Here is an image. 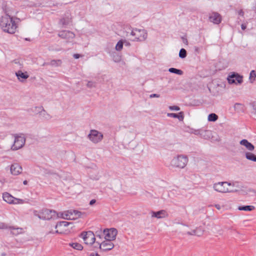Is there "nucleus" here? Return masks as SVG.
<instances>
[{"label": "nucleus", "instance_id": "obj_11", "mask_svg": "<svg viewBox=\"0 0 256 256\" xmlns=\"http://www.w3.org/2000/svg\"><path fill=\"white\" fill-rule=\"evenodd\" d=\"M81 236L86 244L92 245L95 242V235L91 231L83 232L81 234Z\"/></svg>", "mask_w": 256, "mask_h": 256}, {"label": "nucleus", "instance_id": "obj_44", "mask_svg": "<svg viewBox=\"0 0 256 256\" xmlns=\"http://www.w3.org/2000/svg\"><path fill=\"white\" fill-rule=\"evenodd\" d=\"M238 14L240 15V16H244V12H243V10H238Z\"/></svg>", "mask_w": 256, "mask_h": 256}, {"label": "nucleus", "instance_id": "obj_27", "mask_svg": "<svg viewBox=\"0 0 256 256\" xmlns=\"http://www.w3.org/2000/svg\"><path fill=\"white\" fill-rule=\"evenodd\" d=\"M167 116L169 117L178 118L180 120H182L184 119L183 112H180L178 114L174 113H168Z\"/></svg>", "mask_w": 256, "mask_h": 256}, {"label": "nucleus", "instance_id": "obj_39", "mask_svg": "<svg viewBox=\"0 0 256 256\" xmlns=\"http://www.w3.org/2000/svg\"><path fill=\"white\" fill-rule=\"evenodd\" d=\"M202 130V129L193 130L192 133L194 134L195 135L199 136L201 137Z\"/></svg>", "mask_w": 256, "mask_h": 256}, {"label": "nucleus", "instance_id": "obj_25", "mask_svg": "<svg viewBox=\"0 0 256 256\" xmlns=\"http://www.w3.org/2000/svg\"><path fill=\"white\" fill-rule=\"evenodd\" d=\"M212 132L208 130H202L201 134V138L204 139H209L211 138Z\"/></svg>", "mask_w": 256, "mask_h": 256}, {"label": "nucleus", "instance_id": "obj_19", "mask_svg": "<svg viewBox=\"0 0 256 256\" xmlns=\"http://www.w3.org/2000/svg\"><path fill=\"white\" fill-rule=\"evenodd\" d=\"M10 170L12 174L16 176L21 173L22 168L18 164L15 163L11 165Z\"/></svg>", "mask_w": 256, "mask_h": 256}, {"label": "nucleus", "instance_id": "obj_26", "mask_svg": "<svg viewBox=\"0 0 256 256\" xmlns=\"http://www.w3.org/2000/svg\"><path fill=\"white\" fill-rule=\"evenodd\" d=\"M245 156L248 160L256 162V155L251 152H246Z\"/></svg>", "mask_w": 256, "mask_h": 256}, {"label": "nucleus", "instance_id": "obj_12", "mask_svg": "<svg viewBox=\"0 0 256 256\" xmlns=\"http://www.w3.org/2000/svg\"><path fill=\"white\" fill-rule=\"evenodd\" d=\"M102 234L105 240L112 241L116 239L117 230L115 228L104 230Z\"/></svg>", "mask_w": 256, "mask_h": 256}, {"label": "nucleus", "instance_id": "obj_35", "mask_svg": "<svg viewBox=\"0 0 256 256\" xmlns=\"http://www.w3.org/2000/svg\"><path fill=\"white\" fill-rule=\"evenodd\" d=\"M252 108V113L256 114V102H252L250 104Z\"/></svg>", "mask_w": 256, "mask_h": 256}, {"label": "nucleus", "instance_id": "obj_52", "mask_svg": "<svg viewBox=\"0 0 256 256\" xmlns=\"http://www.w3.org/2000/svg\"><path fill=\"white\" fill-rule=\"evenodd\" d=\"M24 184H27V181H26V180H24Z\"/></svg>", "mask_w": 256, "mask_h": 256}, {"label": "nucleus", "instance_id": "obj_43", "mask_svg": "<svg viewBox=\"0 0 256 256\" xmlns=\"http://www.w3.org/2000/svg\"><path fill=\"white\" fill-rule=\"evenodd\" d=\"M8 226L4 224H0V229H6L7 228Z\"/></svg>", "mask_w": 256, "mask_h": 256}, {"label": "nucleus", "instance_id": "obj_13", "mask_svg": "<svg viewBox=\"0 0 256 256\" xmlns=\"http://www.w3.org/2000/svg\"><path fill=\"white\" fill-rule=\"evenodd\" d=\"M180 228L184 234H187L188 235H195L200 236L202 234V230L198 228L192 230L191 231H188V227L186 225L182 224L181 225Z\"/></svg>", "mask_w": 256, "mask_h": 256}, {"label": "nucleus", "instance_id": "obj_18", "mask_svg": "<svg viewBox=\"0 0 256 256\" xmlns=\"http://www.w3.org/2000/svg\"><path fill=\"white\" fill-rule=\"evenodd\" d=\"M168 214L165 210H160L158 212H152V218H163L168 216Z\"/></svg>", "mask_w": 256, "mask_h": 256}, {"label": "nucleus", "instance_id": "obj_20", "mask_svg": "<svg viewBox=\"0 0 256 256\" xmlns=\"http://www.w3.org/2000/svg\"><path fill=\"white\" fill-rule=\"evenodd\" d=\"M16 76L18 80L20 82H24V80L28 78L29 75L27 72H22V70H18L16 72Z\"/></svg>", "mask_w": 256, "mask_h": 256}, {"label": "nucleus", "instance_id": "obj_30", "mask_svg": "<svg viewBox=\"0 0 256 256\" xmlns=\"http://www.w3.org/2000/svg\"><path fill=\"white\" fill-rule=\"evenodd\" d=\"M218 119V116L214 113L210 114L208 116V120L210 122H215Z\"/></svg>", "mask_w": 256, "mask_h": 256}, {"label": "nucleus", "instance_id": "obj_42", "mask_svg": "<svg viewBox=\"0 0 256 256\" xmlns=\"http://www.w3.org/2000/svg\"><path fill=\"white\" fill-rule=\"evenodd\" d=\"M160 95L156 94H152L150 96V98H159Z\"/></svg>", "mask_w": 256, "mask_h": 256}, {"label": "nucleus", "instance_id": "obj_8", "mask_svg": "<svg viewBox=\"0 0 256 256\" xmlns=\"http://www.w3.org/2000/svg\"><path fill=\"white\" fill-rule=\"evenodd\" d=\"M72 224V223L68 222H60L58 223L56 226L55 228H58L54 232L53 231H49L47 234H67L69 232V230L65 229L70 224Z\"/></svg>", "mask_w": 256, "mask_h": 256}, {"label": "nucleus", "instance_id": "obj_28", "mask_svg": "<svg viewBox=\"0 0 256 256\" xmlns=\"http://www.w3.org/2000/svg\"><path fill=\"white\" fill-rule=\"evenodd\" d=\"M254 209V206H239L238 210H240L245 211H252Z\"/></svg>", "mask_w": 256, "mask_h": 256}, {"label": "nucleus", "instance_id": "obj_40", "mask_svg": "<svg viewBox=\"0 0 256 256\" xmlns=\"http://www.w3.org/2000/svg\"><path fill=\"white\" fill-rule=\"evenodd\" d=\"M87 86L90 88L96 87V84L93 82H88L86 84Z\"/></svg>", "mask_w": 256, "mask_h": 256}, {"label": "nucleus", "instance_id": "obj_45", "mask_svg": "<svg viewBox=\"0 0 256 256\" xmlns=\"http://www.w3.org/2000/svg\"><path fill=\"white\" fill-rule=\"evenodd\" d=\"M96 200H94V199L90 201V206H92V205H93L94 204H95V203H96Z\"/></svg>", "mask_w": 256, "mask_h": 256}, {"label": "nucleus", "instance_id": "obj_16", "mask_svg": "<svg viewBox=\"0 0 256 256\" xmlns=\"http://www.w3.org/2000/svg\"><path fill=\"white\" fill-rule=\"evenodd\" d=\"M229 84H240L242 82V77L238 74H233L228 78Z\"/></svg>", "mask_w": 256, "mask_h": 256}, {"label": "nucleus", "instance_id": "obj_4", "mask_svg": "<svg viewBox=\"0 0 256 256\" xmlns=\"http://www.w3.org/2000/svg\"><path fill=\"white\" fill-rule=\"evenodd\" d=\"M188 158L184 155L178 156L174 157L171 162V164L174 167L184 168L186 165Z\"/></svg>", "mask_w": 256, "mask_h": 256}, {"label": "nucleus", "instance_id": "obj_6", "mask_svg": "<svg viewBox=\"0 0 256 256\" xmlns=\"http://www.w3.org/2000/svg\"><path fill=\"white\" fill-rule=\"evenodd\" d=\"M14 144L11 146V149L12 150H16L22 148L26 142L24 136L22 134H14Z\"/></svg>", "mask_w": 256, "mask_h": 256}, {"label": "nucleus", "instance_id": "obj_9", "mask_svg": "<svg viewBox=\"0 0 256 256\" xmlns=\"http://www.w3.org/2000/svg\"><path fill=\"white\" fill-rule=\"evenodd\" d=\"M31 110L36 114H38L40 118L49 120L52 118V116L48 114L42 106H35L32 108Z\"/></svg>", "mask_w": 256, "mask_h": 256}, {"label": "nucleus", "instance_id": "obj_5", "mask_svg": "<svg viewBox=\"0 0 256 256\" xmlns=\"http://www.w3.org/2000/svg\"><path fill=\"white\" fill-rule=\"evenodd\" d=\"M130 35L134 37L132 40L136 42H143L147 38V32L144 30L133 29L130 32Z\"/></svg>", "mask_w": 256, "mask_h": 256}, {"label": "nucleus", "instance_id": "obj_32", "mask_svg": "<svg viewBox=\"0 0 256 256\" xmlns=\"http://www.w3.org/2000/svg\"><path fill=\"white\" fill-rule=\"evenodd\" d=\"M256 78V73L254 70H252L250 72V74L249 79L250 80V82H253L255 80V78Z\"/></svg>", "mask_w": 256, "mask_h": 256}, {"label": "nucleus", "instance_id": "obj_33", "mask_svg": "<svg viewBox=\"0 0 256 256\" xmlns=\"http://www.w3.org/2000/svg\"><path fill=\"white\" fill-rule=\"evenodd\" d=\"M123 44L124 42L122 40L118 41L116 46V50L118 51L121 50L123 48Z\"/></svg>", "mask_w": 256, "mask_h": 256}, {"label": "nucleus", "instance_id": "obj_3", "mask_svg": "<svg viewBox=\"0 0 256 256\" xmlns=\"http://www.w3.org/2000/svg\"><path fill=\"white\" fill-rule=\"evenodd\" d=\"M232 186V184L227 182H218L213 184L214 190L220 193H228L231 192L232 190H230L228 188L229 186Z\"/></svg>", "mask_w": 256, "mask_h": 256}, {"label": "nucleus", "instance_id": "obj_53", "mask_svg": "<svg viewBox=\"0 0 256 256\" xmlns=\"http://www.w3.org/2000/svg\"><path fill=\"white\" fill-rule=\"evenodd\" d=\"M2 256H6V254H2Z\"/></svg>", "mask_w": 256, "mask_h": 256}, {"label": "nucleus", "instance_id": "obj_48", "mask_svg": "<svg viewBox=\"0 0 256 256\" xmlns=\"http://www.w3.org/2000/svg\"><path fill=\"white\" fill-rule=\"evenodd\" d=\"M241 28H242V30H244L246 28V26L244 24H242L241 25Z\"/></svg>", "mask_w": 256, "mask_h": 256}, {"label": "nucleus", "instance_id": "obj_1", "mask_svg": "<svg viewBox=\"0 0 256 256\" xmlns=\"http://www.w3.org/2000/svg\"><path fill=\"white\" fill-rule=\"evenodd\" d=\"M0 26L4 32L10 34L15 33L17 28V25L12 18L6 14L1 17Z\"/></svg>", "mask_w": 256, "mask_h": 256}, {"label": "nucleus", "instance_id": "obj_21", "mask_svg": "<svg viewBox=\"0 0 256 256\" xmlns=\"http://www.w3.org/2000/svg\"><path fill=\"white\" fill-rule=\"evenodd\" d=\"M240 144L242 146H244L250 152H252L254 149V146L250 142L247 140L244 139L241 140L240 142Z\"/></svg>", "mask_w": 256, "mask_h": 256}, {"label": "nucleus", "instance_id": "obj_41", "mask_svg": "<svg viewBox=\"0 0 256 256\" xmlns=\"http://www.w3.org/2000/svg\"><path fill=\"white\" fill-rule=\"evenodd\" d=\"M169 108L172 110H176V111H178V110H180V108L178 106H169Z\"/></svg>", "mask_w": 256, "mask_h": 256}, {"label": "nucleus", "instance_id": "obj_23", "mask_svg": "<svg viewBox=\"0 0 256 256\" xmlns=\"http://www.w3.org/2000/svg\"><path fill=\"white\" fill-rule=\"evenodd\" d=\"M9 228L10 230V234L14 236H18L24 232V230L20 228H14L13 226H10Z\"/></svg>", "mask_w": 256, "mask_h": 256}, {"label": "nucleus", "instance_id": "obj_36", "mask_svg": "<svg viewBox=\"0 0 256 256\" xmlns=\"http://www.w3.org/2000/svg\"><path fill=\"white\" fill-rule=\"evenodd\" d=\"M71 246L74 248L78 250H82L83 248L82 246L78 243H73L71 244Z\"/></svg>", "mask_w": 256, "mask_h": 256}, {"label": "nucleus", "instance_id": "obj_2", "mask_svg": "<svg viewBox=\"0 0 256 256\" xmlns=\"http://www.w3.org/2000/svg\"><path fill=\"white\" fill-rule=\"evenodd\" d=\"M34 214L40 219L43 220H50L58 216L56 214L55 211L47 209L43 210L40 212L35 211L34 212Z\"/></svg>", "mask_w": 256, "mask_h": 256}, {"label": "nucleus", "instance_id": "obj_24", "mask_svg": "<svg viewBox=\"0 0 256 256\" xmlns=\"http://www.w3.org/2000/svg\"><path fill=\"white\" fill-rule=\"evenodd\" d=\"M71 17L70 14L66 16L60 20V24L62 26H66L68 24L71 22Z\"/></svg>", "mask_w": 256, "mask_h": 256}, {"label": "nucleus", "instance_id": "obj_51", "mask_svg": "<svg viewBox=\"0 0 256 256\" xmlns=\"http://www.w3.org/2000/svg\"><path fill=\"white\" fill-rule=\"evenodd\" d=\"M96 236H98L100 238H101V236H100V234H96Z\"/></svg>", "mask_w": 256, "mask_h": 256}, {"label": "nucleus", "instance_id": "obj_7", "mask_svg": "<svg viewBox=\"0 0 256 256\" xmlns=\"http://www.w3.org/2000/svg\"><path fill=\"white\" fill-rule=\"evenodd\" d=\"M81 215L82 213L79 211L70 210L60 213V216L66 220H74L80 218Z\"/></svg>", "mask_w": 256, "mask_h": 256}, {"label": "nucleus", "instance_id": "obj_37", "mask_svg": "<svg viewBox=\"0 0 256 256\" xmlns=\"http://www.w3.org/2000/svg\"><path fill=\"white\" fill-rule=\"evenodd\" d=\"M186 56V51L184 48L180 49L179 52V56L180 58H185Z\"/></svg>", "mask_w": 256, "mask_h": 256}, {"label": "nucleus", "instance_id": "obj_34", "mask_svg": "<svg viewBox=\"0 0 256 256\" xmlns=\"http://www.w3.org/2000/svg\"><path fill=\"white\" fill-rule=\"evenodd\" d=\"M234 108L238 112H240L243 110V105L240 103H236L234 105Z\"/></svg>", "mask_w": 256, "mask_h": 256}, {"label": "nucleus", "instance_id": "obj_50", "mask_svg": "<svg viewBox=\"0 0 256 256\" xmlns=\"http://www.w3.org/2000/svg\"><path fill=\"white\" fill-rule=\"evenodd\" d=\"M182 41H183V42L184 43H185L186 44H188V40H186V38H182Z\"/></svg>", "mask_w": 256, "mask_h": 256}, {"label": "nucleus", "instance_id": "obj_29", "mask_svg": "<svg viewBox=\"0 0 256 256\" xmlns=\"http://www.w3.org/2000/svg\"><path fill=\"white\" fill-rule=\"evenodd\" d=\"M62 64V61L60 60H53L50 61V64L52 66H60Z\"/></svg>", "mask_w": 256, "mask_h": 256}, {"label": "nucleus", "instance_id": "obj_15", "mask_svg": "<svg viewBox=\"0 0 256 256\" xmlns=\"http://www.w3.org/2000/svg\"><path fill=\"white\" fill-rule=\"evenodd\" d=\"M100 245V248L103 251H108L112 250L114 247V244L112 241L105 240L102 242H98Z\"/></svg>", "mask_w": 256, "mask_h": 256}, {"label": "nucleus", "instance_id": "obj_22", "mask_svg": "<svg viewBox=\"0 0 256 256\" xmlns=\"http://www.w3.org/2000/svg\"><path fill=\"white\" fill-rule=\"evenodd\" d=\"M3 200L9 204H12L14 198L8 192L3 194Z\"/></svg>", "mask_w": 256, "mask_h": 256}, {"label": "nucleus", "instance_id": "obj_46", "mask_svg": "<svg viewBox=\"0 0 256 256\" xmlns=\"http://www.w3.org/2000/svg\"><path fill=\"white\" fill-rule=\"evenodd\" d=\"M80 56L79 54H74V58H75L76 59L78 58H80Z\"/></svg>", "mask_w": 256, "mask_h": 256}, {"label": "nucleus", "instance_id": "obj_38", "mask_svg": "<svg viewBox=\"0 0 256 256\" xmlns=\"http://www.w3.org/2000/svg\"><path fill=\"white\" fill-rule=\"evenodd\" d=\"M24 202V200L22 199L17 198H14V203L12 204H22Z\"/></svg>", "mask_w": 256, "mask_h": 256}, {"label": "nucleus", "instance_id": "obj_47", "mask_svg": "<svg viewBox=\"0 0 256 256\" xmlns=\"http://www.w3.org/2000/svg\"><path fill=\"white\" fill-rule=\"evenodd\" d=\"M214 206L216 207V209H218V210H220V209L221 208V206H220V204H216L214 205Z\"/></svg>", "mask_w": 256, "mask_h": 256}, {"label": "nucleus", "instance_id": "obj_49", "mask_svg": "<svg viewBox=\"0 0 256 256\" xmlns=\"http://www.w3.org/2000/svg\"><path fill=\"white\" fill-rule=\"evenodd\" d=\"M90 256H100L97 253H92Z\"/></svg>", "mask_w": 256, "mask_h": 256}, {"label": "nucleus", "instance_id": "obj_10", "mask_svg": "<svg viewBox=\"0 0 256 256\" xmlns=\"http://www.w3.org/2000/svg\"><path fill=\"white\" fill-rule=\"evenodd\" d=\"M88 136L90 140L94 144L101 142L103 138L102 133L95 130H90Z\"/></svg>", "mask_w": 256, "mask_h": 256}, {"label": "nucleus", "instance_id": "obj_17", "mask_svg": "<svg viewBox=\"0 0 256 256\" xmlns=\"http://www.w3.org/2000/svg\"><path fill=\"white\" fill-rule=\"evenodd\" d=\"M209 20L214 24H219L222 21V16L218 13L213 12L210 14Z\"/></svg>", "mask_w": 256, "mask_h": 256}, {"label": "nucleus", "instance_id": "obj_14", "mask_svg": "<svg viewBox=\"0 0 256 256\" xmlns=\"http://www.w3.org/2000/svg\"><path fill=\"white\" fill-rule=\"evenodd\" d=\"M58 36L59 37L62 39H65L66 42H70L75 38V34L69 30H62L60 31Z\"/></svg>", "mask_w": 256, "mask_h": 256}, {"label": "nucleus", "instance_id": "obj_31", "mask_svg": "<svg viewBox=\"0 0 256 256\" xmlns=\"http://www.w3.org/2000/svg\"><path fill=\"white\" fill-rule=\"evenodd\" d=\"M168 71L170 72L176 74L178 75H182L183 74V72L182 70L173 68H170Z\"/></svg>", "mask_w": 256, "mask_h": 256}]
</instances>
